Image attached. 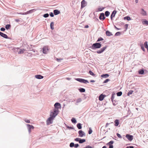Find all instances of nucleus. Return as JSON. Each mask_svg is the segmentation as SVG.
Listing matches in <instances>:
<instances>
[{
  "instance_id": "obj_50",
  "label": "nucleus",
  "mask_w": 148,
  "mask_h": 148,
  "mask_svg": "<svg viewBox=\"0 0 148 148\" xmlns=\"http://www.w3.org/2000/svg\"><path fill=\"white\" fill-rule=\"evenodd\" d=\"M92 132V130L91 129H89V131H88V134H90Z\"/></svg>"
},
{
  "instance_id": "obj_57",
  "label": "nucleus",
  "mask_w": 148,
  "mask_h": 148,
  "mask_svg": "<svg viewBox=\"0 0 148 148\" xmlns=\"http://www.w3.org/2000/svg\"><path fill=\"white\" fill-rule=\"evenodd\" d=\"M88 27L89 26L88 25H86L84 27L85 28H88Z\"/></svg>"
},
{
  "instance_id": "obj_54",
  "label": "nucleus",
  "mask_w": 148,
  "mask_h": 148,
  "mask_svg": "<svg viewBox=\"0 0 148 148\" xmlns=\"http://www.w3.org/2000/svg\"><path fill=\"white\" fill-rule=\"evenodd\" d=\"M126 148H134L133 146H127L126 147Z\"/></svg>"
},
{
  "instance_id": "obj_4",
  "label": "nucleus",
  "mask_w": 148,
  "mask_h": 148,
  "mask_svg": "<svg viewBox=\"0 0 148 148\" xmlns=\"http://www.w3.org/2000/svg\"><path fill=\"white\" fill-rule=\"evenodd\" d=\"M14 50L15 51H16L18 54L23 53L25 51L24 49H21L19 48H15Z\"/></svg>"
},
{
  "instance_id": "obj_63",
  "label": "nucleus",
  "mask_w": 148,
  "mask_h": 148,
  "mask_svg": "<svg viewBox=\"0 0 148 148\" xmlns=\"http://www.w3.org/2000/svg\"><path fill=\"white\" fill-rule=\"evenodd\" d=\"M2 32H0V36H1V34H2Z\"/></svg>"
},
{
  "instance_id": "obj_40",
  "label": "nucleus",
  "mask_w": 148,
  "mask_h": 148,
  "mask_svg": "<svg viewBox=\"0 0 148 148\" xmlns=\"http://www.w3.org/2000/svg\"><path fill=\"white\" fill-rule=\"evenodd\" d=\"M89 72L90 75L93 76H95V74L91 71H90Z\"/></svg>"
},
{
  "instance_id": "obj_31",
  "label": "nucleus",
  "mask_w": 148,
  "mask_h": 148,
  "mask_svg": "<svg viewBox=\"0 0 148 148\" xmlns=\"http://www.w3.org/2000/svg\"><path fill=\"white\" fill-rule=\"evenodd\" d=\"M85 141H86V140L85 139H80L79 143H82L85 142Z\"/></svg>"
},
{
  "instance_id": "obj_47",
  "label": "nucleus",
  "mask_w": 148,
  "mask_h": 148,
  "mask_svg": "<svg viewBox=\"0 0 148 148\" xmlns=\"http://www.w3.org/2000/svg\"><path fill=\"white\" fill-rule=\"evenodd\" d=\"M25 121L27 123H30V121L29 120L25 119Z\"/></svg>"
},
{
  "instance_id": "obj_14",
  "label": "nucleus",
  "mask_w": 148,
  "mask_h": 148,
  "mask_svg": "<svg viewBox=\"0 0 148 148\" xmlns=\"http://www.w3.org/2000/svg\"><path fill=\"white\" fill-rule=\"evenodd\" d=\"M106 47H104L102 48H101L100 50L98 51L97 52L98 53H101L103 52L104 50L106 49Z\"/></svg>"
},
{
  "instance_id": "obj_34",
  "label": "nucleus",
  "mask_w": 148,
  "mask_h": 148,
  "mask_svg": "<svg viewBox=\"0 0 148 148\" xmlns=\"http://www.w3.org/2000/svg\"><path fill=\"white\" fill-rule=\"evenodd\" d=\"M109 75L108 74H106L105 75H101V77H104L106 78L109 77Z\"/></svg>"
},
{
  "instance_id": "obj_44",
  "label": "nucleus",
  "mask_w": 148,
  "mask_h": 148,
  "mask_svg": "<svg viewBox=\"0 0 148 148\" xmlns=\"http://www.w3.org/2000/svg\"><path fill=\"white\" fill-rule=\"evenodd\" d=\"M5 29L3 27H1L0 29V30L1 31H4L5 30Z\"/></svg>"
},
{
  "instance_id": "obj_46",
  "label": "nucleus",
  "mask_w": 148,
  "mask_h": 148,
  "mask_svg": "<svg viewBox=\"0 0 148 148\" xmlns=\"http://www.w3.org/2000/svg\"><path fill=\"white\" fill-rule=\"evenodd\" d=\"M116 135H117V136L119 138H122V137H121V136L118 133H117Z\"/></svg>"
},
{
  "instance_id": "obj_35",
  "label": "nucleus",
  "mask_w": 148,
  "mask_h": 148,
  "mask_svg": "<svg viewBox=\"0 0 148 148\" xmlns=\"http://www.w3.org/2000/svg\"><path fill=\"white\" fill-rule=\"evenodd\" d=\"M139 73L141 74H143L144 73V71L143 70H140L138 71Z\"/></svg>"
},
{
  "instance_id": "obj_21",
  "label": "nucleus",
  "mask_w": 148,
  "mask_h": 148,
  "mask_svg": "<svg viewBox=\"0 0 148 148\" xmlns=\"http://www.w3.org/2000/svg\"><path fill=\"white\" fill-rule=\"evenodd\" d=\"M104 97H105L104 95H103L102 94H101L99 96V99L100 101H102Z\"/></svg>"
},
{
  "instance_id": "obj_18",
  "label": "nucleus",
  "mask_w": 148,
  "mask_h": 148,
  "mask_svg": "<svg viewBox=\"0 0 148 148\" xmlns=\"http://www.w3.org/2000/svg\"><path fill=\"white\" fill-rule=\"evenodd\" d=\"M53 13L55 15H57L60 13V11L57 9L54 10L53 11Z\"/></svg>"
},
{
  "instance_id": "obj_12",
  "label": "nucleus",
  "mask_w": 148,
  "mask_h": 148,
  "mask_svg": "<svg viewBox=\"0 0 148 148\" xmlns=\"http://www.w3.org/2000/svg\"><path fill=\"white\" fill-rule=\"evenodd\" d=\"M79 146L78 144H75V145L73 143H71L70 144V147H74L75 148L78 147Z\"/></svg>"
},
{
  "instance_id": "obj_10",
  "label": "nucleus",
  "mask_w": 148,
  "mask_h": 148,
  "mask_svg": "<svg viewBox=\"0 0 148 148\" xmlns=\"http://www.w3.org/2000/svg\"><path fill=\"white\" fill-rule=\"evenodd\" d=\"M78 133L79 135V136L81 137H82L84 136H85V133L81 130L79 131Z\"/></svg>"
},
{
  "instance_id": "obj_59",
  "label": "nucleus",
  "mask_w": 148,
  "mask_h": 148,
  "mask_svg": "<svg viewBox=\"0 0 148 148\" xmlns=\"http://www.w3.org/2000/svg\"><path fill=\"white\" fill-rule=\"evenodd\" d=\"M90 82H95V81L94 80H91L90 81Z\"/></svg>"
},
{
  "instance_id": "obj_53",
  "label": "nucleus",
  "mask_w": 148,
  "mask_h": 148,
  "mask_svg": "<svg viewBox=\"0 0 148 148\" xmlns=\"http://www.w3.org/2000/svg\"><path fill=\"white\" fill-rule=\"evenodd\" d=\"M15 21L16 22H18L20 20L19 19H15Z\"/></svg>"
},
{
  "instance_id": "obj_8",
  "label": "nucleus",
  "mask_w": 148,
  "mask_h": 148,
  "mask_svg": "<svg viewBox=\"0 0 148 148\" xmlns=\"http://www.w3.org/2000/svg\"><path fill=\"white\" fill-rule=\"evenodd\" d=\"M105 18L104 13H102L100 14L99 16V18L100 20H103L105 19Z\"/></svg>"
},
{
  "instance_id": "obj_28",
  "label": "nucleus",
  "mask_w": 148,
  "mask_h": 148,
  "mask_svg": "<svg viewBox=\"0 0 148 148\" xmlns=\"http://www.w3.org/2000/svg\"><path fill=\"white\" fill-rule=\"evenodd\" d=\"M71 121L72 123H76L77 122L76 121L74 118H73L72 119Z\"/></svg>"
},
{
  "instance_id": "obj_5",
  "label": "nucleus",
  "mask_w": 148,
  "mask_h": 148,
  "mask_svg": "<svg viewBox=\"0 0 148 148\" xmlns=\"http://www.w3.org/2000/svg\"><path fill=\"white\" fill-rule=\"evenodd\" d=\"M76 80L80 82L83 83H88V82L86 80H85L81 78H77Z\"/></svg>"
},
{
  "instance_id": "obj_24",
  "label": "nucleus",
  "mask_w": 148,
  "mask_h": 148,
  "mask_svg": "<svg viewBox=\"0 0 148 148\" xmlns=\"http://www.w3.org/2000/svg\"><path fill=\"white\" fill-rule=\"evenodd\" d=\"M104 9V8H99L96 9V11L98 12L99 11H102Z\"/></svg>"
},
{
  "instance_id": "obj_32",
  "label": "nucleus",
  "mask_w": 148,
  "mask_h": 148,
  "mask_svg": "<svg viewBox=\"0 0 148 148\" xmlns=\"http://www.w3.org/2000/svg\"><path fill=\"white\" fill-rule=\"evenodd\" d=\"M144 46L147 49H148V45H147V41H146L144 43Z\"/></svg>"
},
{
  "instance_id": "obj_61",
  "label": "nucleus",
  "mask_w": 148,
  "mask_h": 148,
  "mask_svg": "<svg viewBox=\"0 0 148 148\" xmlns=\"http://www.w3.org/2000/svg\"><path fill=\"white\" fill-rule=\"evenodd\" d=\"M135 2L137 3L138 2V0H135Z\"/></svg>"
},
{
  "instance_id": "obj_55",
  "label": "nucleus",
  "mask_w": 148,
  "mask_h": 148,
  "mask_svg": "<svg viewBox=\"0 0 148 148\" xmlns=\"http://www.w3.org/2000/svg\"><path fill=\"white\" fill-rule=\"evenodd\" d=\"M29 50L30 51H33L34 52H35V50L33 49L32 48H30L29 49Z\"/></svg>"
},
{
  "instance_id": "obj_23",
  "label": "nucleus",
  "mask_w": 148,
  "mask_h": 148,
  "mask_svg": "<svg viewBox=\"0 0 148 148\" xmlns=\"http://www.w3.org/2000/svg\"><path fill=\"white\" fill-rule=\"evenodd\" d=\"M51 29L52 30H53L54 29V22H51L50 23V25Z\"/></svg>"
},
{
  "instance_id": "obj_62",
  "label": "nucleus",
  "mask_w": 148,
  "mask_h": 148,
  "mask_svg": "<svg viewBox=\"0 0 148 148\" xmlns=\"http://www.w3.org/2000/svg\"><path fill=\"white\" fill-rule=\"evenodd\" d=\"M125 26L126 27H128V25L127 24H126L125 25Z\"/></svg>"
},
{
  "instance_id": "obj_43",
  "label": "nucleus",
  "mask_w": 148,
  "mask_h": 148,
  "mask_svg": "<svg viewBox=\"0 0 148 148\" xmlns=\"http://www.w3.org/2000/svg\"><path fill=\"white\" fill-rule=\"evenodd\" d=\"M103 40V38H101V37L99 38L97 40V42H99L100 41L102 40Z\"/></svg>"
},
{
  "instance_id": "obj_16",
  "label": "nucleus",
  "mask_w": 148,
  "mask_h": 148,
  "mask_svg": "<svg viewBox=\"0 0 148 148\" xmlns=\"http://www.w3.org/2000/svg\"><path fill=\"white\" fill-rule=\"evenodd\" d=\"M116 13V10H114L112 13L111 15V19L112 20V18L114 17Z\"/></svg>"
},
{
  "instance_id": "obj_60",
  "label": "nucleus",
  "mask_w": 148,
  "mask_h": 148,
  "mask_svg": "<svg viewBox=\"0 0 148 148\" xmlns=\"http://www.w3.org/2000/svg\"><path fill=\"white\" fill-rule=\"evenodd\" d=\"M102 148H107V147L106 146H104Z\"/></svg>"
},
{
  "instance_id": "obj_13",
  "label": "nucleus",
  "mask_w": 148,
  "mask_h": 148,
  "mask_svg": "<svg viewBox=\"0 0 148 148\" xmlns=\"http://www.w3.org/2000/svg\"><path fill=\"white\" fill-rule=\"evenodd\" d=\"M48 50V49L47 47L45 46L44 47L42 48L43 53L44 54L47 53Z\"/></svg>"
},
{
  "instance_id": "obj_37",
  "label": "nucleus",
  "mask_w": 148,
  "mask_h": 148,
  "mask_svg": "<svg viewBox=\"0 0 148 148\" xmlns=\"http://www.w3.org/2000/svg\"><path fill=\"white\" fill-rule=\"evenodd\" d=\"M124 19H126L128 21H129L131 20L130 17L129 16H125L124 17Z\"/></svg>"
},
{
  "instance_id": "obj_52",
  "label": "nucleus",
  "mask_w": 148,
  "mask_h": 148,
  "mask_svg": "<svg viewBox=\"0 0 148 148\" xmlns=\"http://www.w3.org/2000/svg\"><path fill=\"white\" fill-rule=\"evenodd\" d=\"M57 60L58 62H60L61 60H62V59H59V58H57L56 59Z\"/></svg>"
},
{
  "instance_id": "obj_45",
  "label": "nucleus",
  "mask_w": 148,
  "mask_h": 148,
  "mask_svg": "<svg viewBox=\"0 0 148 148\" xmlns=\"http://www.w3.org/2000/svg\"><path fill=\"white\" fill-rule=\"evenodd\" d=\"M110 80V79H106V80H105L103 82L104 83H106L107 82H108V81H109Z\"/></svg>"
},
{
  "instance_id": "obj_51",
  "label": "nucleus",
  "mask_w": 148,
  "mask_h": 148,
  "mask_svg": "<svg viewBox=\"0 0 148 148\" xmlns=\"http://www.w3.org/2000/svg\"><path fill=\"white\" fill-rule=\"evenodd\" d=\"M84 148H92V147L89 145H88Z\"/></svg>"
},
{
  "instance_id": "obj_33",
  "label": "nucleus",
  "mask_w": 148,
  "mask_h": 148,
  "mask_svg": "<svg viewBox=\"0 0 148 148\" xmlns=\"http://www.w3.org/2000/svg\"><path fill=\"white\" fill-rule=\"evenodd\" d=\"M110 13L108 11H106L105 12V14L106 16L107 17L109 16L110 15Z\"/></svg>"
},
{
  "instance_id": "obj_9",
  "label": "nucleus",
  "mask_w": 148,
  "mask_h": 148,
  "mask_svg": "<svg viewBox=\"0 0 148 148\" xmlns=\"http://www.w3.org/2000/svg\"><path fill=\"white\" fill-rule=\"evenodd\" d=\"M126 137L130 141H132L133 139V136L132 135L127 134L126 136Z\"/></svg>"
},
{
  "instance_id": "obj_38",
  "label": "nucleus",
  "mask_w": 148,
  "mask_h": 148,
  "mask_svg": "<svg viewBox=\"0 0 148 148\" xmlns=\"http://www.w3.org/2000/svg\"><path fill=\"white\" fill-rule=\"evenodd\" d=\"M49 16V14L48 13H46L43 15V16L45 18L48 17Z\"/></svg>"
},
{
  "instance_id": "obj_49",
  "label": "nucleus",
  "mask_w": 148,
  "mask_h": 148,
  "mask_svg": "<svg viewBox=\"0 0 148 148\" xmlns=\"http://www.w3.org/2000/svg\"><path fill=\"white\" fill-rule=\"evenodd\" d=\"M141 48L144 51H145V49L143 46V45H141Z\"/></svg>"
},
{
  "instance_id": "obj_39",
  "label": "nucleus",
  "mask_w": 148,
  "mask_h": 148,
  "mask_svg": "<svg viewBox=\"0 0 148 148\" xmlns=\"http://www.w3.org/2000/svg\"><path fill=\"white\" fill-rule=\"evenodd\" d=\"M122 95V92H120L117 93V96H120Z\"/></svg>"
},
{
  "instance_id": "obj_3",
  "label": "nucleus",
  "mask_w": 148,
  "mask_h": 148,
  "mask_svg": "<svg viewBox=\"0 0 148 148\" xmlns=\"http://www.w3.org/2000/svg\"><path fill=\"white\" fill-rule=\"evenodd\" d=\"M101 47V45L99 43H96L93 44L91 46L92 49L100 48Z\"/></svg>"
},
{
  "instance_id": "obj_25",
  "label": "nucleus",
  "mask_w": 148,
  "mask_h": 148,
  "mask_svg": "<svg viewBox=\"0 0 148 148\" xmlns=\"http://www.w3.org/2000/svg\"><path fill=\"white\" fill-rule=\"evenodd\" d=\"M106 34L107 36H110L112 35L111 33L108 31L106 32Z\"/></svg>"
},
{
  "instance_id": "obj_36",
  "label": "nucleus",
  "mask_w": 148,
  "mask_h": 148,
  "mask_svg": "<svg viewBox=\"0 0 148 148\" xmlns=\"http://www.w3.org/2000/svg\"><path fill=\"white\" fill-rule=\"evenodd\" d=\"M114 143V142L113 141H111L109 142L107 144V145H108L109 146L111 145L112 144Z\"/></svg>"
},
{
  "instance_id": "obj_56",
  "label": "nucleus",
  "mask_w": 148,
  "mask_h": 148,
  "mask_svg": "<svg viewBox=\"0 0 148 148\" xmlns=\"http://www.w3.org/2000/svg\"><path fill=\"white\" fill-rule=\"evenodd\" d=\"M113 146L112 145L109 146V148H113Z\"/></svg>"
},
{
  "instance_id": "obj_48",
  "label": "nucleus",
  "mask_w": 148,
  "mask_h": 148,
  "mask_svg": "<svg viewBox=\"0 0 148 148\" xmlns=\"http://www.w3.org/2000/svg\"><path fill=\"white\" fill-rule=\"evenodd\" d=\"M80 139V138H76L75 139V140L76 141H77V142L79 141V142Z\"/></svg>"
},
{
  "instance_id": "obj_15",
  "label": "nucleus",
  "mask_w": 148,
  "mask_h": 148,
  "mask_svg": "<svg viewBox=\"0 0 148 148\" xmlns=\"http://www.w3.org/2000/svg\"><path fill=\"white\" fill-rule=\"evenodd\" d=\"M35 77L37 79H42L43 78V76L40 75H37L35 76Z\"/></svg>"
},
{
  "instance_id": "obj_30",
  "label": "nucleus",
  "mask_w": 148,
  "mask_h": 148,
  "mask_svg": "<svg viewBox=\"0 0 148 148\" xmlns=\"http://www.w3.org/2000/svg\"><path fill=\"white\" fill-rule=\"evenodd\" d=\"M79 91L82 92H84L85 91V90L84 88H80L79 89Z\"/></svg>"
},
{
  "instance_id": "obj_27",
  "label": "nucleus",
  "mask_w": 148,
  "mask_h": 148,
  "mask_svg": "<svg viewBox=\"0 0 148 148\" xmlns=\"http://www.w3.org/2000/svg\"><path fill=\"white\" fill-rule=\"evenodd\" d=\"M81 101H82V99L81 98H79V99H77L76 102V105H78V104Z\"/></svg>"
},
{
  "instance_id": "obj_20",
  "label": "nucleus",
  "mask_w": 148,
  "mask_h": 148,
  "mask_svg": "<svg viewBox=\"0 0 148 148\" xmlns=\"http://www.w3.org/2000/svg\"><path fill=\"white\" fill-rule=\"evenodd\" d=\"M142 23L143 25H148V21L146 20H142Z\"/></svg>"
},
{
  "instance_id": "obj_17",
  "label": "nucleus",
  "mask_w": 148,
  "mask_h": 148,
  "mask_svg": "<svg viewBox=\"0 0 148 148\" xmlns=\"http://www.w3.org/2000/svg\"><path fill=\"white\" fill-rule=\"evenodd\" d=\"M1 36V37H3V38H5L8 39H10V38L9 37H8V36H7V35L6 34H4L3 33H2V34Z\"/></svg>"
},
{
  "instance_id": "obj_58",
  "label": "nucleus",
  "mask_w": 148,
  "mask_h": 148,
  "mask_svg": "<svg viewBox=\"0 0 148 148\" xmlns=\"http://www.w3.org/2000/svg\"><path fill=\"white\" fill-rule=\"evenodd\" d=\"M114 99V96L113 95H112V97H111V99L112 100H113Z\"/></svg>"
},
{
  "instance_id": "obj_1",
  "label": "nucleus",
  "mask_w": 148,
  "mask_h": 148,
  "mask_svg": "<svg viewBox=\"0 0 148 148\" xmlns=\"http://www.w3.org/2000/svg\"><path fill=\"white\" fill-rule=\"evenodd\" d=\"M57 114H55L51 112L50 114V117L47 120V124L49 125L52 123V120L57 115Z\"/></svg>"
},
{
  "instance_id": "obj_41",
  "label": "nucleus",
  "mask_w": 148,
  "mask_h": 148,
  "mask_svg": "<svg viewBox=\"0 0 148 148\" xmlns=\"http://www.w3.org/2000/svg\"><path fill=\"white\" fill-rule=\"evenodd\" d=\"M54 14L52 12H51L49 13V15L51 17H53L54 16Z\"/></svg>"
},
{
  "instance_id": "obj_7",
  "label": "nucleus",
  "mask_w": 148,
  "mask_h": 148,
  "mask_svg": "<svg viewBox=\"0 0 148 148\" xmlns=\"http://www.w3.org/2000/svg\"><path fill=\"white\" fill-rule=\"evenodd\" d=\"M36 10L35 9H33L31 10H30L29 11H27L26 12H25L24 13H23L22 14L23 15H24V14H31L33 12H34Z\"/></svg>"
},
{
  "instance_id": "obj_26",
  "label": "nucleus",
  "mask_w": 148,
  "mask_h": 148,
  "mask_svg": "<svg viewBox=\"0 0 148 148\" xmlns=\"http://www.w3.org/2000/svg\"><path fill=\"white\" fill-rule=\"evenodd\" d=\"M11 27V25L10 24H7L5 26V28L7 30L9 29Z\"/></svg>"
},
{
  "instance_id": "obj_64",
  "label": "nucleus",
  "mask_w": 148,
  "mask_h": 148,
  "mask_svg": "<svg viewBox=\"0 0 148 148\" xmlns=\"http://www.w3.org/2000/svg\"><path fill=\"white\" fill-rule=\"evenodd\" d=\"M119 33V32H117V33L115 35H116L118 33Z\"/></svg>"
},
{
  "instance_id": "obj_42",
  "label": "nucleus",
  "mask_w": 148,
  "mask_h": 148,
  "mask_svg": "<svg viewBox=\"0 0 148 148\" xmlns=\"http://www.w3.org/2000/svg\"><path fill=\"white\" fill-rule=\"evenodd\" d=\"M133 92V91L132 90H130L129 91V92H128L127 95H129L131 94H132V93Z\"/></svg>"
},
{
  "instance_id": "obj_22",
  "label": "nucleus",
  "mask_w": 148,
  "mask_h": 148,
  "mask_svg": "<svg viewBox=\"0 0 148 148\" xmlns=\"http://www.w3.org/2000/svg\"><path fill=\"white\" fill-rule=\"evenodd\" d=\"M114 123H115V126H117L119 124V121L117 119H116Z\"/></svg>"
},
{
  "instance_id": "obj_2",
  "label": "nucleus",
  "mask_w": 148,
  "mask_h": 148,
  "mask_svg": "<svg viewBox=\"0 0 148 148\" xmlns=\"http://www.w3.org/2000/svg\"><path fill=\"white\" fill-rule=\"evenodd\" d=\"M54 108L53 110V112L55 114H57L58 113V109L60 108L61 107V105L60 103L58 102H56L54 105Z\"/></svg>"
},
{
  "instance_id": "obj_29",
  "label": "nucleus",
  "mask_w": 148,
  "mask_h": 148,
  "mask_svg": "<svg viewBox=\"0 0 148 148\" xmlns=\"http://www.w3.org/2000/svg\"><path fill=\"white\" fill-rule=\"evenodd\" d=\"M77 127L79 129H81L82 128L81 125L80 123H79L77 124Z\"/></svg>"
},
{
  "instance_id": "obj_19",
  "label": "nucleus",
  "mask_w": 148,
  "mask_h": 148,
  "mask_svg": "<svg viewBox=\"0 0 148 148\" xmlns=\"http://www.w3.org/2000/svg\"><path fill=\"white\" fill-rule=\"evenodd\" d=\"M141 14L143 16H146L147 15L146 12L143 9H141Z\"/></svg>"
},
{
  "instance_id": "obj_11",
  "label": "nucleus",
  "mask_w": 148,
  "mask_h": 148,
  "mask_svg": "<svg viewBox=\"0 0 148 148\" xmlns=\"http://www.w3.org/2000/svg\"><path fill=\"white\" fill-rule=\"evenodd\" d=\"M87 4L86 2L84 0H82L81 2V8H83L85 7Z\"/></svg>"
},
{
  "instance_id": "obj_6",
  "label": "nucleus",
  "mask_w": 148,
  "mask_h": 148,
  "mask_svg": "<svg viewBox=\"0 0 148 148\" xmlns=\"http://www.w3.org/2000/svg\"><path fill=\"white\" fill-rule=\"evenodd\" d=\"M27 125L28 129L29 132V133H31V129H34V127L32 125L30 124H27Z\"/></svg>"
}]
</instances>
